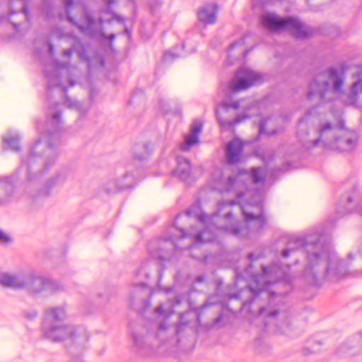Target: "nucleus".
Here are the masks:
<instances>
[{"label": "nucleus", "mask_w": 362, "mask_h": 362, "mask_svg": "<svg viewBox=\"0 0 362 362\" xmlns=\"http://www.w3.org/2000/svg\"><path fill=\"white\" fill-rule=\"evenodd\" d=\"M302 249L306 255L307 264L303 277L312 286L320 287L322 280L336 281L349 272V264L340 258L337 252L326 243L322 236L295 237L288 240L286 247L281 251L283 257Z\"/></svg>", "instance_id": "f257e3e1"}, {"label": "nucleus", "mask_w": 362, "mask_h": 362, "mask_svg": "<svg viewBox=\"0 0 362 362\" xmlns=\"http://www.w3.org/2000/svg\"><path fill=\"white\" fill-rule=\"evenodd\" d=\"M62 112L56 110L51 114L50 118L47 115V129L41 132L38 140L31 147L28 157L22 164H26L27 181L33 183L49 171L57 158V151L55 147L57 141L59 139V131L62 127Z\"/></svg>", "instance_id": "f03ea898"}, {"label": "nucleus", "mask_w": 362, "mask_h": 362, "mask_svg": "<svg viewBox=\"0 0 362 362\" xmlns=\"http://www.w3.org/2000/svg\"><path fill=\"white\" fill-rule=\"evenodd\" d=\"M66 317V312L63 306L45 308L40 327L41 335L43 339L52 343H61L70 340L71 344L67 350L73 357H76L82 354L83 347L76 343V327L62 322Z\"/></svg>", "instance_id": "7ed1b4c3"}, {"label": "nucleus", "mask_w": 362, "mask_h": 362, "mask_svg": "<svg viewBox=\"0 0 362 362\" xmlns=\"http://www.w3.org/2000/svg\"><path fill=\"white\" fill-rule=\"evenodd\" d=\"M0 284L6 287L24 289L35 298L48 297L62 289L58 281L35 272L20 275L0 273Z\"/></svg>", "instance_id": "20e7f679"}, {"label": "nucleus", "mask_w": 362, "mask_h": 362, "mask_svg": "<svg viewBox=\"0 0 362 362\" xmlns=\"http://www.w3.org/2000/svg\"><path fill=\"white\" fill-rule=\"evenodd\" d=\"M343 83L342 74L336 67L331 66L313 76L308 84L306 97L312 100L318 96L322 103L331 101V99L326 98V94L329 91L334 93L342 92Z\"/></svg>", "instance_id": "39448f33"}, {"label": "nucleus", "mask_w": 362, "mask_h": 362, "mask_svg": "<svg viewBox=\"0 0 362 362\" xmlns=\"http://www.w3.org/2000/svg\"><path fill=\"white\" fill-rule=\"evenodd\" d=\"M262 25L272 32L288 30L297 38L306 39L314 33L313 29L305 26L297 17H281L269 11L263 12L260 16Z\"/></svg>", "instance_id": "423d86ee"}, {"label": "nucleus", "mask_w": 362, "mask_h": 362, "mask_svg": "<svg viewBox=\"0 0 362 362\" xmlns=\"http://www.w3.org/2000/svg\"><path fill=\"white\" fill-rule=\"evenodd\" d=\"M293 289L292 281L288 276L284 277L273 284V288H261L250 287L249 290L252 294V297L247 300L244 305L251 304L254 299L257 297L261 292H267L268 295V304L267 306H262L259 310V315H264L269 317H276L279 313V308L275 305L276 298H281L288 294Z\"/></svg>", "instance_id": "0eeeda50"}, {"label": "nucleus", "mask_w": 362, "mask_h": 362, "mask_svg": "<svg viewBox=\"0 0 362 362\" xmlns=\"http://www.w3.org/2000/svg\"><path fill=\"white\" fill-rule=\"evenodd\" d=\"M263 81L262 74L255 72L247 67H240L229 81L226 95L231 99L233 93L252 86L260 84Z\"/></svg>", "instance_id": "6e6552de"}, {"label": "nucleus", "mask_w": 362, "mask_h": 362, "mask_svg": "<svg viewBox=\"0 0 362 362\" xmlns=\"http://www.w3.org/2000/svg\"><path fill=\"white\" fill-rule=\"evenodd\" d=\"M66 179L65 173L62 171H57L51 177H48L42 187L33 194L31 197L33 199L48 198L52 196V191L59 185H62Z\"/></svg>", "instance_id": "1a4fd4ad"}, {"label": "nucleus", "mask_w": 362, "mask_h": 362, "mask_svg": "<svg viewBox=\"0 0 362 362\" xmlns=\"http://www.w3.org/2000/svg\"><path fill=\"white\" fill-rule=\"evenodd\" d=\"M123 180H125L124 183H120L119 179H110L102 185L101 189L108 194H112L134 187V179L132 173H125L123 175Z\"/></svg>", "instance_id": "9d476101"}, {"label": "nucleus", "mask_w": 362, "mask_h": 362, "mask_svg": "<svg viewBox=\"0 0 362 362\" xmlns=\"http://www.w3.org/2000/svg\"><path fill=\"white\" fill-rule=\"evenodd\" d=\"M244 144L239 139H233L228 141L226 147V159L229 165L240 163L243 151Z\"/></svg>", "instance_id": "9b49d317"}, {"label": "nucleus", "mask_w": 362, "mask_h": 362, "mask_svg": "<svg viewBox=\"0 0 362 362\" xmlns=\"http://www.w3.org/2000/svg\"><path fill=\"white\" fill-rule=\"evenodd\" d=\"M358 139L356 132H348L336 136L333 145L339 151H351L356 147Z\"/></svg>", "instance_id": "f8f14e48"}, {"label": "nucleus", "mask_w": 362, "mask_h": 362, "mask_svg": "<svg viewBox=\"0 0 362 362\" xmlns=\"http://www.w3.org/2000/svg\"><path fill=\"white\" fill-rule=\"evenodd\" d=\"M187 299L189 302V308L191 310H192L197 317V320L198 322L200 321L201 315L204 313V310L212 305V303L209 301V300H206L205 302L199 305V306H194L192 302H191L189 298L185 294L178 293L175 296L169 298L168 301L170 304L171 308L173 309L176 306L180 305L185 300Z\"/></svg>", "instance_id": "ddd939ff"}, {"label": "nucleus", "mask_w": 362, "mask_h": 362, "mask_svg": "<svg viewBox=\"0 0 362 362\" xmlns=\"http://www.w3.org/2000/svg\"><path fill=\"white\" fill-rule=\"evenodd\" d=\"M346 355L352 356L362 353V330L349 338L339 348Z\"/></svg>", "instance_id": "4468645a"}, {"label": "nucleus", "mask_w": 362, "mask_h": 362, "mask_svg": "<svg viewBox=\"0 0 362 362\" xmlns=\"http://www.w3.org/2000/svg\"><path fill=\"white\" fill-rule=\"evenodd\" d=\"M9 13L8 21L12 24L13 28L16 32H18L21 28V24L13 22L11 16L18 13L25 14L27 21L29 20V9L27 6L25 0H10L9 1Z\"/></svg>", "instance_id": "2eb2a0df"}, {"label": "nucleus", "mask_w": 362, "mask_h": 362, "mask_svg": "<svg viewBox=\"0 0 362 362\" xmlns=\"http://www.w3.org/2000/svg\"><path fill=\"white\" fill-rule=\"evenodd\" d=\"M203 128L202 123L195 121L190 127V133L185 136L184 142L180 145L182 151H187L192 146L199 143V134Z\"/></svg>", "instance_id": "dca6fc26"}, {"label": "nucleus", "mask_w": 362, "mask_h": 362, "mask_svg": "<svg viewBox=\"0 0 362 362\" xmlns=\"http://www.w3.org/2000/svg\"><path fill=\"white\" fill-rule=\"evenodd\" d=\"M79 23L76 20V23H71L76 27L82 33L91 30L95 25V20L93 15L90 13L87 6L83 5L82 8V15L80 18Z\"/></svg>", "instance_id": "f3484780"}, {"label": "nucleus", "mask_w": 362, "mask_h": 362, "mask_svg": "<svg viewBox=\"0 0 362 362\" xmlns=\"http://www.w3.org/2000/svg\"><path fill=\"white\" fill-rule=\"evenodd\" d=\"M191 174V163L188 158L182 156L177 158V168L173 171V176L182 181L189 179Z\"/></svg>", "instance_id": "a211bd4d"}, {"label": "nucleus", "mask_w": 362, "mask_h": 362, "mask_svg": "<svg viewBox=\"0 0 362 362\" xmlns=\"http://www.w3.org/2000/svg\"><path fill=\"white\" fill-rule=\"evenodd\" d=\"M147 329L145 327H141L138 332H132L131 335L134 342V346L137 352L143 354L144 351L148 347L147 342L148 337Z\"/></svg>", "instance_id": "6ab92c4d"}, {"label": "nucleus", "mask_w": 362, "mask_h": 362, "mask_svg": "<svg viewBox=\"0 0 362 362\" xmlns=\"http://www.w3.org/2000/svg\"><path fill=\"white\" fill-rule=\"evenodd\" d=\"M175 249L176 245L170 238L160 241L156 258L160 260H168Z\"/></svg>", "instance_id": "aec40b11"}, {"label": "nucleus", "mask_w": 362, "mask_h": 362, "mask_svg": "<svg viewBox=\"0 0 362 362\" xmlns=\"http://www.w3.org/2000/svg\"><path fill=\"white\" fill-rule=\"evenodd\" d=\"M153 147L151 142L137 144L133 148V158L139 161L147 160L151 155Z\"/></svg>", "instance_id": "412c9836"}, {"label": "nucleus", "mask_w": 362, "mask_h": 362, "mask_svg": "<svg viewBox=\"0 0 362 362\" xmlns=\"http://www.w3.org/2000/svg\"><path fill=\"white\" fill-rule=\"evenodd\" d=\"M359 92L362 93V78L361 74H358L357 79L351 85L350 92L346 95L344 101L345 104L355 105L358 100Z\"/></svg>", "instance_id": "4be33fe9"}, {"label": "nucleus", "mask_w": 362, "mask_h": 362, "mask_svg": "<svg viewBox=\"0 0 362 362\" xmlns=\"http://www.w3.org/2000/svg\"><path fill=\"white\" fill-rule=\"evenodd\" d=\"M21 137L18 135H12L8 134L2 136V149L6 151L11 149L13 151L18 152L21 149L20 144Z\"/></svg>", "instance_id": "5701e85b"}, {"label": "nucleus", "mask_w": 362, "mask_h": 362, "mask_svg": "<svg viewBox=\"0 0 362 362\" xmlns=\"http://www.w3.org/2000/svg\"><path fill=\"white\" fill-rule=\"evenodd\" d=\"M185 214L189 217H195L200 222H204L206 215L202 211L201 203L199 200L194 202L185 211Z\"/></svg>", "instance_id": "b1692460"}, {"label": "nucleus", "mask_w": 362, "mask_h": 362, "mask_svg": "<svg viewBox=\"0 0 362 362\" xmlns=\"http://www.w3.org/2000/svg\"><path fill=\"white\" fill-rule=\"evenodd\" d=\"M197 18L200 22L204 24H213L216 19L215 12L211 11L209 6L202 8L197 13Z\"/></svg>", "instance_id": "393cba45"}, {"label": "nucleus", "mask_w": 362, "mask_h": 362, "mask_svg": "<svg viewBox=\"0 0 362 362\" xmlns=\"http://www.w3.org/2000/svg\"><path fill=\"white\" fill-rule=\"evenodd\" d=\"M216 240V234L207 228H204L202 230L197 232L194 237V240L196 244L214 243Z\"/></svg>", "instance_id": "a878e982"}, {"label": "nucleus", "mask_w": 362, "mask_h": 362, "mask_svg": "<svg viewBox=\"0 0 362 362\" xmlns=\"http://www.w3.org/2000/svg\"><path fill=\"white\" fill-rule=\"evenodd\" d=\"M243 214L244 216V219L247 223L252 221H259L260 228H262L266 224V220L263 212H261L259 214H255L252 212H247L243 209Z\"/></svg>", "instance_id": "bb28decb"}, {"label": "nucleus", "mask_w": 362, "mask_h": 362, "mask_svg": "<svg viewBox=\"0 0 362 362\" xmlns=\"http://www.w3.org/2000/svg\"><path fill=\"white\" fill-rule=\"evenodd\" d=\"M75 52L77 53L81 60L87 62H90V59L88 55L86 47L79 40L75 42Z\"/></svg>", "instance_id": "cd10ccee"}, {"label": "nucleus", "mask_w": 362, "mask_h": 362, "mask_svg": "<svg viewBox=\"0 0 362 362\" xmlns=\"http://www.w3.org/2000/svg\"><path fill=\"white\" fill-rule=\"evenodd\" d=\"M252 182L255 184H257L259 182H263L265 180V177L262 173V169L260 167H254L250 170V173Z\"/></svg>", "instance_id": "c85d7f7f"}, {"label": "nucleus", "mask_w": 362, "mask_h": 362, "mask_svg": "<svg viewBox=\"0 0 362 362\" xmlns=\"http://www.w3.org/2000/svg\"><path fill=\"white\" fill-rule=\"evenodd\" d=\"M267 119L265 117L262 118L259 122V135L257 136V139H259V136L267 134L269 136L276 135L278 132L277 129H272L270 132H267Z\"/></svg>", "instance_id": "c756f323"}, {"label": "nucleus", "mask_w": 362, "mask_h": 362, "mask_svg": "<svg viewBox=\"0 0 362 362\" xmlns=\"http://www.w3.org/2000/svg\"><path fill=\"white\" fill-rule=\"evenodd\" d=\"M65 6L66 21L70 23H76V20L71 16V9L74 5V0H62Z\"/></svg>", "instance_id": "7c9ffc66"}, {"label": "nucleus", "mask_w": 362, "mask_h": 362, "mask_svg": "<svg viewBox=\"0 0 362 362\" xmlns=\"http://www.w3.org/2000/svg\"><path fill=\"white\" fill-rule=\"evenodd\" d=\"M322 345V342L320 341H315L312 344L311 346H306L303 349V354L308 355L310 354H315L320 351V347Z\"/></svg>", "instance_id": "2f4dec72"}, {"label": "nucleus", "mask_w": 362, "mask_h": 362, "mask_svg": "<svg viewBox=\"0 0 362 362\" xmlns=\"http://www.w3.org/2000/svg\"><path fill=\"white\" fill-rule=\"evenodd\" d=\"M344 200L346 201V204H344V209L343 210L340 211L339 212L340 213H344V214L349 213V212L351 211V209L349 208L348 206V205L352 202L353 198H352V197L351 195H349V194H344L341 197L339 204L340 205L344 204Z\"/></svg>", "instance_id": "473e14b6"}, {"label": "nucleus", "mask_w": 362, "mask_h": 362, "mask_svg": "<svg viewBox=\"0 0 362 362\" xmlns=\"http://www.w3.org/2000/svg\"><path fill=\"white\" fill-rule=\"evenodd\" d=\"M190 250V257L194 259H197L199 261H206V256L205 255H198L197 253V251L199 250L198 246L195 243V245H192L189 247Z\"/></svg>", "instance_id": "72a5a7b5"}, {"label": "nucleus", "mask_w": 362, "mask_h": 362, "mask_svg": "<svg viewBox=\"0 0 362 362\" xmlns=\"http://www.w3.org/2000/svg\"><path fill=\"white\" fill-rule=\"evenodd\" d=\"M220 230L227 233L238 235L240 233L241 228L238 226H229L226 225L221 227Z\"/></svg>", "instance_id": "f704fd0d"}, {"label": "nucleus", "mask_w": 362, "mask_h": 362, "mask_svg": "<svg viewBox=\"0 0 362 362\" xmlns=\"http://www.w3.org/2000/svg\"><path fill=\"white\" fill-rule=\"evenodd\" d=\"M220 106L226 110L229 108L238 110L240 107V103L238 101H229L224 100L221 102Z\"/></svg>", "instance_id": "c9c22d12"}, {"label": "nucleus", "mask_w": 362, "mask_h": 362, "mask_svg": "<svg viewBox=\"0 0 362 362\" xmlns=\"http://www.w3.org/2000/svg\"><path fill=\"white\" fill-rule=\"evenodd\" d=\"M250 117V116L247 114L240 113V114L237 115L236 117L233 119L228 121V124L229 126L233 127L235 124H238L242 122L245 119H248Z\"/></svg>", "instance_id": "e433bc0d"}, {"label": "nucleus", "mask_w": 362, "mask_h": 362, "mask_svg": "<svg viewBox=\"0 0 362 362\" xmlns=\"http://www.w3.org/2000/svg\"><path fill=\"white\" fill-rule=\"evenodd\" d=\"M179 57V54L171 51H166L163 53V61L165 63L171 62Z\"/></svg>", "instance_id": "4c0bfd02"}, {"label": "nucleus", "mask_w": 362, "mask_h": 362, "mask_svg": "<svg viewBox=\"0 0 362 362\" xmlns=\"http://www.w3.org/2000/svg\"><path fill=\"white\" fill-rule=\"evenodd\" d=\"M162 5V0H149L148 2V6L152 13H155Z\"/></svg>", "instance_id": "58836bf2"}, {"label": "nucleus", "mask_w": 362, "mask_h": 362, "mask_svg": "<svg viewBox=\"0 0 362 362\" xmlns=\"http://www.w3.org/2000/svg\"><path fill=\"white\" fill-rule=\"evenodd\" d=\"M22 315L24 317L29 320H33L37 317L38 313L37 310L31 309L29 310H24L22 311Z\"/></svg>", "instance_id": "ea45409f"}, {"label": "nucleus", "mask_w": 362, "mask_h": 362, "mask_svg": "<svg viewBox=\"0 0 362 362\" xmlns=\"http://www.w3.org/2000/svg\"><path fill=\"white\" fill-rule=\"evenodd\" d=\"M223 318V313L221 312L213 320L211 325H210L211 328H220L223 327V325L222 324V320Z\"/></svg>", "instance_id": "a19ab883"}, {"label": "nucleus", "mask_w": 362, "mask_h": 362, "mask_svg": "<svg viewBox=\"0 0 362 362\" xmlns=\"http://www.w3.org/2000/svg\"><path fill=\"white\" fill-rule=\"evenodd\" d=\"M187 327V324L185 322H179L175 327V334L177 336V342L180 343V334L184 331L185 328Z\"/></svg>", "instance_id": "79ce46f5"}, {"label": "nucleus", "mask_w": 362, "mask_h": 362, "mask_svg": "<svg viewBox=\"0 0 362 362\" xmlns=\"http://www.w3.org/2000/svg\"><path fill=\"white\" fill-rule=\"evenodd\" d=\"M57 86H62V92L64 93L65 98V103H67L69 106H74V103H76L77 102L72 101L71 99L69 98L67 93V88L64 86H62L60 83H59Z\"/></svg>", "instance_id": "37998d69"}, {"label": "nucleus", "mask_w": 362, "mask_h": 362, "mask_svg": "<svg viewBox=\"0 0 362 362\" xmlns=\"http://www.w3.org/2000/svg\"><path fill=\"white\" fill-rule=\"evenodd\" d=\"M333 128V125L329 122H326L324 124H322L318 129V134H320V136H322L324 132H325L327 130H331Z\"/></svg>", "instance_id": "c03bdc74"}, {"label": "nucleus", "mask_w": 362, "mask_h": 362, "mask_svg": "<svg viewBox=\"0 0 362 362\" xmlns=\"http://www.w3.org/2000/svg\"><path fill=\"white\" fill-rule=\"evenodd\" d=\"M261 255L259 254L256 255L255 252H250L247 255V258L250 261V264L247 266V269H251L252 267V262L258 259Z\"/></svg>", "instance_id": "a18cd8bd"}, {"label": "nucleus", "mask_w": 362, "mask_h": 362, "mask_svg": "<svg viewBox=\"0 0 362 362\" xmlns=\"http://www.w3.org/2000/svg\"><path fill=\"white\" fill-rule=\"evenodd\" d=\"M11 242V238L0 229V243H9Z\"/></svg>", "instance_id": "49530a36"}, {"label": "nucleus", "mask_w": 362, "mask_h": 362, "mask_svg": "<svg viewBox=\"0 0 362 362\" xmlns=\"http://www.w3.org/2000/svg\"><path fill=\"white\" fill-rule=\"evenodd\" d=\"M74 52H75V43L73 44L69 49H64L63 51V55L69 58Z\"/></svg>", "instance_id": "de8ad7c7"}, {"label": "nucleus", "mask_w": 362, "mask_h": 362, "mask_svg": "<svg viewBox=\"0 0 362 362\" xmlns=\"http://www.w3.org/2000/svg\"><path fill=\"white\" fill-rule=\"evenodd\" d=\"M101 35L104 39L109 40L110 42H112L116 37V35L115 33L105 34L103 33Z\"/></svg>", "instance_id": "09e8293b"}, {"label": "nucleus", "mask_w": 362, "mask_h": 362, "mask_svg": "<svg viewBox=\"0 0 362 362\" xmlns=\"http://www.w3.org/2000/svg\"><path fill=\"white\" fill-rule=\"evenodd\" d=\"M179 216H180V215H177V216H176V218H175V221H174V222H173V225H174V226H175L176 228H177V229L181 232V237H182V238H185V237H186V236L187 235V233H186V231H185V230L184 228H178L177 227V225H176V223H177V219H178Z\"/></svg>", "instance_id": "8fccbe9b"}, {"label": "nucleus", "mask_w": 362, "mask_h": 362, "mask_svg": "<svg viewBox=\"0 0 362 362\" xmlns=\"http://www.w3.org/2000/svg\"><path fill=\"white\" fill-rule=\"evenodd\" d=\"M112 17V19H115L121 23H123V24L124 23L125 18L123 16L117 14L116 12H115L113 13Z\"/></svg>", "instance_id": "3c124183"}, {"label": "nucleus", "mask_w": 362, "mask_h": 362, "mask_svg": "<svg viewBox=\"0 0 362 362\" xmlns=\"http://www.w3.org/2000/svg\"><path fill=\"white\" fill-rule=\"evenodd\" d=\"M142 305H143V311H145L151 306V302L149 299L144 298L142 299Z\"/></svg>", "instance_id": "603ef678"}, {"label": "nucleus", "mask_w": 362, "mask_h": 362, "mask_svg": "<svg viewBox=\"0 0 362 362\" xmlns=\"http://www.w3.org/2000/svg\"><path fill=\"white\" fill-rule=\"evenodd\" d=\"M236 182V177L235 176H229L227 179V183L228 186L232 187Z\"/></svg>", "instance_id": "864d4df0"}, {"label": "nucleus", "mask_w": 362, "mask_h": 362, "mask_svg": "<svg viewBox=\"0 0 362 362\" xmlns=\"http://www.w3.org/2000/svg\"><path fill=\"white\" fill-rule=\"evenodd\" d=\"M206 280V276L204 274L198 275L194 278L195 283H202Z\"/></svg>", "instance_id": "5fc2aeb1"}, {"label": "nucleus", "mask_w": 362, "mask_h": 362, "mask_svg": "<svg viewBox=\"0 0 362 362\" xmlns=\"http://www.w3.org/2000/svg\"><path fill=\"white\" fill-rule=\"evenodd\" d=\"M142 274H144L146 277V279H149V274L146 272V269L143 267L139 268V269L137 272L136 275L139 276V275Z\"/></svg>", "instance_id": "6e6d98bb"}, {"label": "nucleus", "mask_w": 362, "mask_h": 362, "mask_svg": "<svg viewBox=\"0 0 362 362\" xmlns=\"http://www.w3.org/2000/svg\"><path fill=\"white\" fill-rule=\"evenodd\" d=\"M163 268H159L157 271V275L158 276V282H157V286L158 287H160V279H161V277H162V275H163Z\"/></svg>", "instance_id": "4d7b16f0"}, {"label": "nucleus", "mask_w": 362, "mask_h": 362, "mask_svg": "<svg viewBox=\"0 0 362 362\" xmlns=\"http://www.w3.org/2000/svg\"><path fill=\"white\" fill-rule=\"evenodd\" d=\"M253 154L259 158H264V153L263 152H261L259 149H255L253 151Z\"/></svg>", "instance_id": "13d9d810"}, {"label": "nucleus", "mask_w": 362, "mask_h": 362, "mask_svg": "<svg viewBox=\"0 0 362 362\" xmlns=\"http://www.w3.org/2000/svg\"><path fill=\"white\" fill-rule=\"evenodd\" d=\"M322 137V136H320V134H319V136L317 139L313 140L311 141L312 142V147L317 146L320 144V142L321 141Z\"/></svg>", "instance_id": "bf43d9fd"}, {"label": "nucleus", "mask_w": 362, "mask_h": 362, "mask_svg": "<svg viewBox=\"0 0 362 362\" xmlns=\"http://www.w3.org/2000/svg\"><path fill=\"white\" fill-rule=\"evenodd\" d=\"M155 311L156 313L160 314V315H164V313H165V310H164L163 305H161L157 306L155 309Z\"/></svg>", "instance_id": "052dcab7"}, {"label": "nucleus", "mask_w": 362, "mask_h": 362, "mask_svg": "<svg viewBox=\"0 0 362 362\" xmlns=\"http://www.w3.org/2000/svg\"><path fill=\"white\" fill-rule=\"evenodd\" d=\"M103 12L105 13L111 14L112 16L115 13V11H113V9L112 8V6H108V5H107V7L104 9Z\"/></svg>", "instance_id": "680f3d73"}, {"label": "nucleus", "mask_w": 362, "mask_h": 362, "mask_svg": "<svg viewBox=\"0 0 362 362\" xmlns=\"http://www.w3.org/2000/svg\"><path fill=\"white\" fill-rule=\"evenodd\" d=\"M250 173V171L245 168H239L238 170V174L237 175H248Z\"/></svg>", "instance_id": "e2e57ef3"}, {"label": "nucleus", "mask_w": 362, "mask_h": 362, "mask_svg": "<svg viewBox=\"0 0 362 362\" xmlns=\"http://www.w3.org/2000/svg\"><path fill=\"white\" fill-rule=\"evenodd\" d=\"M168 328V325L165 322H161L158 325V329L160 330H165Z\"/></svg>", "instance_id": "0e129e2a"}, {"label": "nucleus", "mask_w": 362, "mask_h": 362, "mask_svg": "<svg viewBox=\"0 0 362 362\" xmlns=\"http://www.w3.org/2000/svg\"><path fill=\"white\" fill-rule=\"evenodd\" d=\"M134 286H140V287H147L148 283L147 282H139V283H135L134 284Z\"/></svg>", "instance_id": "69168bd1"}, {"label": "nucleus", "mask_w": 362, "mask_h": 362, "mask_svg": "<svg viewBox=\"0 0 362 362\" xmlns=\"http://www.w3.org/2000/svg\"><path fill=\"white\" fill-rule=\"evenodd\" d=\"M315 107H311V108H310V109L307 110V111H306V112H305V117H308V116L312 115L313 112L315 110Z\"/></svg>", "instance_id": "338daca9"}, {"label": "nucleus", "mask_w": 362, "mask_h": 362, "mask_svg": "<svg viewBox=\"0 0 362 362\" xmlns=\"http://www.w3.org/2000/svg\"><path fill=\"white\" fill-rule=\"evenodd\" d=\"M48 51L50 54H52L54 52V45L50 42L48 44Z\"/></svg>", "instance_id": "774afa93"}]
</instances>
